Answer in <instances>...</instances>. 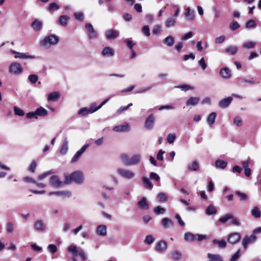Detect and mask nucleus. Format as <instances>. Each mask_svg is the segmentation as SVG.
I'll return each mask as SVG.
<instances>
[{"label":"nucleus","instance_id":"nucleus-1","mask_svg":"<svg viewBox=\"0 0 261 261\" xmlns=\"http://www.w3.org/2000/svg\"><path fill=\"white\" fill-rule=\"evenodd\" d=\"M64 177V184L66 185L70 184L72 182L80 184L83 182L84 180L83 174L80 171H75L70 175L65 174Z\"/></svg>","mask_w":261,"mask_h":261},{"label":"nucleus","instance_id":"nucleus-2","mask_svg":"<svg viewBox=\"0 0 261 261\" xmlns=\"http://www.w3.org/2000/svg\"><path fill=\"white\" fill-rule=\"evenodd\" d=\"M59 39L58 36L55 35H50L46 37L40 42L41 46L46 47L57 44Z\"/></svg>","mask_w":261,"mask_h":261},{"label":"nucleus","instance_id":"nucleus-3","mask_svg":"<svg viewBox=\"0 0 261 261\" xmlns=\"http://www.w3.org/2000/svg\"><path fill=\"white\" fill-rule=\"evenodd\" d=\"M67 251L73 254V257L79 255L82 260H85L87 259V255L85 251L84 250L79 251L76 246L74 244L70 245L67 248Z\"/></svg>","mask_w":261,"mask_h":261},{"label":"nucleus","instance_id":"nucleus-4","mask_svg":"<svg viewBox=\"0 0 261 261\" xmlns=\"http://www.w3.org/2000/svg\"><path fill=\"white\" fill-rule=\"evenodd\" d=\"M206 236L203 234H193L191 232H186L184 235V239L186 242H194L195 241H201L206 239Z\"/></svg>","mask_w":261,"mask_h":261},{"label":"nucleus","instance_id":"nucleus-5","mask_svg":"<svg viewBox=\"0 0 261 261\" xmlns=\"http://www.w3.org/2000/svg\"><path fill=\"white\" fill-rule=\"evenodd\" d=\"M117 172L121 177L129 180L135 176V173L133 171L121 168L117 169Z\"/></svg>","mask_w":261,"mask_h":261},{"label":"nucleus","instance_id":"nucleus-6","mask_svg":"<svg viewBox=\"0 0 261 261\" xmlns=\"http://www.w3.org/2000/svg\"><path fill=\"white\" fill-rule=\"evenodd\" d=\"M23 68L21 65L18 62H13L9 66V71L14 75H19L22 72Z\"/></svg>","mask_w":261,"mask_h":261},{"label":"nucleus","instance_id":"nucleus-7","mask_svg":"<svg viewBox=\"0 0 261 261\" xmlns=\"http://www.w3.org/2000/svg\"><path fill=\"white\" fill-rule=\"evenodd\" d=\"M10 52L12 54L15 55L14 56L15 59H20L22 60H32L36 58L35 56L30 55L29 53L17 52L12 49H10Z\"/></svg>","mask_w":261,"mask_h":261},{"label":"nucleus","instance_id":"nucleus-8","mask_svg":"<svg viewBox=\"0 0 261 261\" xmlns=\"http://www.w3.org/2000/svg\"><path fill=\"white\" fill-rule=\"evenodd\" d=\"M33 228L36 231L45 232L46 230V224L44 220L38 219L34 222Z\"/></svg>","mask_w":261,"mask_h":261},{"label":"nucleus","instance_id":"nucleus-9","mask_svg":"<svg viewBox=\"0 0 261 261\" xmlns=\"http://www.w3.org/2000/svg\"><path fill=\"white\" fill-rule=\"evenodd\" d=\"M85 28L88 32V37L89 39H95L98 37L97 32L94 29L91 23H86Z\"/></svg>","mask_w":261,"mask_h":261},{"label":"nucleus","instance_id":"nucleus-10","mask_svg":"<svg viewBox=\"0 0 261 261\" xmlns=\"http://www.w3.org/2000/svg\"><path fill=\"white\" fill-rule=\"evenodd\" d=\"M241 234L239 232H232L230 233L227 238V242L231 244L234 245L240 241Z\"/></svg>","mask_w":261,"mask_h":261},{"label":"nucleus","instance_id":"nucleus-11","mask_svg":"<svg viewBox=\"0 0 261 261\" xmlns=\"http://www.w3.org/2000/svg\"><path fill=\"white\" fill-rule=\"evenodd\" d=\"M155 117L153 114H150L146 118L145 121V127L148 130H151L154 124Z\"/></svg>","mask_w":261,"mask_h":261},{"label":"nucleus","instance_id":"nucleus-12","mask_svg":"<svg viewBox=\"0 0 261 261\" xmlns=\"http://www.w3.org/2000/svg\"><path fill=\"white\" fill-rule=\"evenodd\" d=\"M89 146V144H85L80 149H79L74 155L71 160V163H76L80 158L82 154L85 151L86 148Z\"/></svg>","mask_w":261,"mask_h":261},{"label":"nucleus","instance_id":"nucleus-13","mask_svg":"<svg viewBox=\"0 0 261 261\" xmlns=\"http://www.w3.org/2000/svg\"><path fill=\"white\" fill-rule=\"evenodd\" d=\"M50 184L55 188H59L63 186L65 184L60 180L57 175H53L50 177Z\"/></svg>","mask_w":261,"mask_h":261},{"label":"nucleus","instance_id":"nucleus-14","mask_svg":"<svg viewBox=\"0 0 261 261\" xmlns=\"http://www.w3.org/2000/svg\"><path fill=\"white\" fill-rule=\"evenodd\" d=\"M256 236L254 234H252L250 236H245L242 240V246L244 249H246L248 244L253 243L256 240Z\"/></svg>","mask_w":261,"mask_h":261},{"label":"nucleus","instance_id":"nucleus-15","mask_svg":"<svg viewBox=\"0 0 261 261\" xmlns=\"http://www.w3.org/2000/svg\"><path fill=\"white\" fill-rule=\"evenodd\" d=\"M119 35V31L114 29L108 30L105 33L106 37L108 40H114L116 39Z\"/></svg>","mask_w":261,"mask_h":261},{"label":"nucleus","instance_id":"nucleus-16","mask_svg":"<svg viewBox=\"0 0 261 261\" xmlns=\"http://www.w3.org/2000/svg\"><path fill=\"white\" fill-rule=\"evenodd\" d=\"M130 129L129 125L127 123L123 125H116L113 127V130L117 132H127Z\"/></svg>","mask_w":261,"mask_h":261},{"label":"nucleus","instance_id":"nucleus-17","mask_svg":"<svg viewBox=\"0 0 261 261\" xmlns=\"http://www.w3.org/2000/svg\"><path fill=\"white\" fill-rule=\"evenodd\" d=\"M177 22V19L175 17L172 16L167 18L165 22V27L166 29H169L175 26Z\"/></svg>","mask_w":261,"mask_h":261},{"label":"nucleus","instance_id":"nucleus-18","mask_svg":"<svg viewBox=\"0 0 261 261\" xmlns=\"http://www.w3.org/2000/svg\"><path fill=\"white\" fill-rule=\"evenodd\" d=\"M114 49L110 47H105L101 51V55L105 57H111L115 55Z\"/></svg>","mask_w":261,"mask_h":261},{"label":"nucleus","instance_id":"nucleus-19","mask_svg":"<svg viewBox=\"0 0 261 261\" xmlns=\"http://www.w3.org/2000/svg\"><path fill=\"white\" fill-rule=\"evenodd\" d=\"M220 74L224 79H229L231 76V72L230 69L226 67L222 68L220 71Z\"/></svg>","mask_w":261,"mask_h":261},{"label":"nucleus","instance_id":"nucleus-20","mask_svg":"<svg viewBox=\"0 0 261 261\" xmlns=\"http://www.w3.org/2000/svg\"><path fill=\"white\" fill-rule=\"evenodd\" d=\"M232 101L231 97H228L221 100L219 102V107L221 108H226L228 107Z\"/></svg>","mask_w":261,"mask_h":261},{"label":"nucleus","instance_id":"nucleus-21","mask_svg":"<svg viewBox=\"0 0 261 261\" xmlns=\"http://www.w3.org/2000/svg\"><path fill=\"white\" fill-rule=\"evenodd\" d=\"M49 196L56 195L57 196H61L63 198L69 197L71 195V193L67 191H62L57 192H51L49 193Z\"/></svg>","mask_w":261,"mask_h":261},{"label":"nucleus","instance_id":"nucleus-22","mask_svg":"<svg viewBox=\"0 0 261 261\" xmlns=\"http://www.w3.org/2000/svg\"><path fill=\"white\" fill-rule=\"evenodd\" d=\"M141 155L139 154H136L130 158L128 166L139 164L141 161Z\"/></svg>","mask_w":261,"mask_h":261},{"label":"nucleus","instance_id":"nucleus-23","mask_svg":"<svg viewBox=\"0 0 261 261\" xmlns=\"http://www.w3.org/2000/svg\"><path fill=\"white\" fill-rule=\"evenodd\" d=\"M138 205L142 210H148L149 209V204L146 197H143L138 202Z\"/></svg>","mask_w":261,"mask_h":261},{"label":"nucleus","instance_id":"nucleus-24","mask_svg":"<svg viewBox=\"0 0 261 261\" xmlns=\"http://www.w3.org/2000/svg\"><path fill=\"white\" fill-rule=\"evenodd\" d=\"M42 25L43 24L41 21L38 19H35L34 21L32 22L31 27L35 31L37 32L41 30Z\"/></svg>","mask_w":261,"mask_h":261},{"label":"nucleus","instance_id":"nucleus-25","mask_svg":"<svg viewBox=\"0 0 261 261\" xmlns=\"http://www.w3.org/2000/svg\"><path fill=\"white\" fill-rule=\"evenodd\" d=\"M68 150V141L67 138H65L60 148V152L63 155L67 153Z\"/></svg>","mask_w":261,"mask_h":261},{"label":"nucleus","instance_id":"nucleus-26","mask_svg":"<svg viewBox=\"0 0 261 261\" xmlns=\"http://www.w3.org/2000/svg\"><path fill=\"white\" fill-rule=\"evenodd\" d=\"M187 169L190 171H197L199 169V165L197 161L189 163L187 166Z\"/></svg>","mask_w":261,"mask_h":261},{"label":"nucleus","instance_id":"nucleus-27","mask_svg":"<svg viewBox=\"0 0 261 261\" xmlns=\"http://www.w3.org/2000/svg\"><path fill=\"white\" fill-rule=\"evenodd\" d=\"M200 98L198 97H191L186 101V105L188 106H195L199 102Z\"/></svg>","mask_w":261,"mask_h":261},{"label":"nucleus","instance_id":"nucleus-28","mask_svg":"<svg viewBox=\"0 0 261 261\" xmlns=\"http://www.w3.org/2000/svg\"><path fill=\"white\" fill-rule=\"evenodd\" d=\"M60 97V93L58 91H55L49 93L47 96L48 101H57Z\"/></svg>","mask_w":261,"mask_h":261},{"label":"nucleus","instance_id":"nucleus-29","mask_svg":"<svg viewBox=\"0 0 261 261\" xmlns=\"http://www.w3.org/2000/svg\"><path fill=\"white\" fill-rule=\"evenodd\" d=\"M163 42L167 46H172L175 42L174 38L173 36L169 35L163 39Z\"/></svg>","mask_w":261,"mask_h":261},{"label":"nucleus","instance_id":"nucleus-30","mask_svg":"<svg viewBox=\"0 0 261 261\" xmlns=\"http://www.w3.org/2000/svg\"><path fill=\"white\" fill-rule=\"evenodd\" d=\"M167 247V243L164 241L159 242L156 245V250L158 251H165Z\"/></svg>","mask_w":261,"mask_h":261},{"label":"nucleus","instance_id":"nucleus-31","mask_svg":"<svg viewBox=\"0 0 261 261\" xmlns=\"http://www.w3.org/2000/svg\"><path fill=\"white\" fill-rule=\"evenodd\" d=\"M35 114L38 118V116L44 117L47 115V111L42 107H40L35 110Z\"/></svg>","mask_w":261,"mask_h":261},{"label":"nucleus","instance_id":"nucleus-32","mask_svg":"<svg viewBox=\"0 0 261 261\" xmlns=\"http://www.w3.org/2000/svg\"><path fill=\"white\" fill-rule=\"evenodd\" d=\"M97 234L98 236H105L107 234V227L106 225H99L97 228Z\"/></svg>","mask_w":261,"mask_h":261},{"label":"nucleus","instance_id":"nucleus-33","mask_svg":"<svg viewBox=\"0 0 261 261\" xmlns=\"http://www.w3.org/2000/svg\"><path fill=\"white\" fill-rule=\"evenodd\" d=\"M215 166L216 168H220L221 169H224L227 166V162L226 161L221 160H217L215 161Z\"/></svg>","mask_w":261,"mask_h":261},{"label":"nucleus","instance_id":"nucleus-34","mask_svg":"<svg viewBox=\"0 0 261 261\" xmlns=\"http://www.w3.org/2000/svg\"><path fill=\"white\" fill-rule=\"evenodd\" d=\"M185 16L187 18V19L190 21H192L194 19L195 15L194 11H191L190 8L189 7L186 10Z\"/></svg>","mask_w":261,"mask_h":261},{"label":"nucleus","instance_id":"nucleus-35","mask_svg":"<svg viewBox=\"0 0 261 261\" xmlns=\"http://www.w3.org/2000/svg\"><path fill=\"white\" fill-rule=\"evenodd\" d=\"M238 51V48L236 46H229L225 49V52L231 56H234Z\"/></svg>","mask_w":261,"mask_h":261},{"label":"nucleus","instance_id":"nucleus-36","mask_svg":"<svg viewBox=\"0 0 261 261\" xmlns=\"http://www.w3.org/2000/svg\"><path fill=\"white\" fill-rule=\"evenodd\" d=\"M256 26L255 21L254 19H250L246 23L245 28L248 30L254 29Z\"/></svg>","mask_w":261,"mask_h":261},{"label":"nucleus","instance_id":"nucleus-37","mask_svg":"<svg viewBox=\"0 0 261 261\" xmlns=\"http://www.w3.org/2000/svg\"><path fill=\"white\" fill-rule=\"evenodd\" d=\"M142 180L144 186L146 188L148 189H152L153 185L148 177L143 176L142 178Z\"/></svg>","mask_w":261,"mask_h":261},{"label":"nucleus","instance_id":"nucleus-38","mask_svg":"<svg viewBox=\"0 0 261 261\" xmlns=\"http://www.w3.org/2000/svg\"><path fill=\"white\" fill-rule=\"evenodd\" d=\"M217 114L215 112L211 113L207 118V122L210 125H213L215 121Z\"/></svg>","mask_w":261,"mask_h":261},{"label":"nucleus","instance_id":"nucleus-39","mask_svg":"<svg viewBox=\"0 0 261 261\" xmlns=\"http://www.w3.org/2000/svg\"><path fill=\"white\" fill-rule=\"evenodd\" d=\"M162 225L164 228H167L169 226H173V221L167 218H164L162 220Z\"/></svg>","mask_w":261,"mask_h":261},{"label":"nucleus","instance_id":"nucleus-40","mask_svg":"<svg viewBox=\"0 0 261 261\" xmlns=\"http://www.w3.org/2000/svg\"><path fill=\"white\" fill-rule=\"evenodd\" d=\"M232 218H233V215L231 214H227L221 217L219 219V221L222 223H225Z\"/></svg>","mask_w":261,"mask_h":261},{"label":"nucleus","instance_id":"nucleus-41","mask_svg":"<svg viewBox=\"0 0 261 261\" xmlns=\"http://www.w3.org/2000/svg\"><path fill=\"white\" fill-rule=\"evenodd\" d=\"M256 43L252 41H248L245 42L243 44V47L247 49H252L253 48L255 45Z\"/></svg>","mask_w":261,"mask_h":261},{"label":"nucleus","instance_id":"nucleus-42","mask_svg":"<svg viewBox=\"0 0 261 261\" xmlns=\"http://www.w3.org/2000/svg\"><path fill=\"white\" fill-rule=\"evenodd\" d=\"M207 257L212 261H223L222 257L219 254L208 253Z\"/></svg>","mask_w":261,"mask_h":261},{"label":"nucleus","instance_id":"nucleus-43","mask_svg":"<svg viewBox=\"0 0 261 261\" xmlns=\"http://www.w3.org/2000/svg\"><path fill=\"white\" fill-rule=\"evenodd\" d=\"M251 215L255 218H259L261 216V211L257 206H254L251 212Z\"/></svg>","mask_w":261,"mask_h":261},{"label":"nucleus","instance_id":"nucleus-44","mask_svg":"<svg viewBox=\"0 0 261 261\" xmlns=\"http://www.w3.org/2000/svg\"><path fill=\"white\" fill-rule=\"evenodd\" d=\"M213 243L214 244L218 245V247L220 248H224L226 247V246L227 245L226 242H225V241H224L223 240L220 241V240H218L217 239H214L213 241Z\"/></svg>","mask_w":261,"mask_h":261},{"label":"nucleus","instance_id":"nucleus-45","mask_svg":"<svg viewBox=\"0 0 261 261\" xmlns=\"http://www.w3.org/2000/svg\"><path fill=\"white\" fill-rule=\"evenodd\" d=\"M205 213L206 215H209V216L212 215H215L217 213V210L215 207V206H214L213 205H210L207 207V208L205 211Z\"/></svg>","mask_w":261,"mask_h":261},{"label":"nucleus","instance_id":"nucleus-46","mask_svg":"<svg viewBox=\"0 0 261 261\" xmlns=\"http://www.w3.org/2000/svg\"><path fill=\"white\" fill-rule=\"evenodd\" d=\"M69 17L66 15H61L59 18V22L63 26H66Z\"/></svg>","mask_w":261,"mask_h":261},{"label":"nucleus","instance_id":"nucleus-47","mask_svg":"<svg viewBox=\"0 0 261 261\" xmlns=\"http://www.w3.org/2000/svg\"><path fill=\"white\" fill-rule=\"evenodd\" d=\"M233 123L237 126L240 127L242 126L243 124V121L242 118L240 116H237L233 118Z\"/></svg>","mask_w":261,"mask_h":261},{"label":"nucleus","instance_id":"nucleus-48","mask_svg":"<svg viewBox=\"0 0 261 261\" xmlns=\"http://www.w3.org/2000/svg\"><path fill=\"white\" fill-rule=\"evenodd\" d=\"M235 194L239 197L240 200L245 201L248 199V196L246 194L242 193L239 191H236L235 192Z\"/></svg>","mask_w":261,"mask_h":261},{"label":"nucleus","instance_id":"nucleus-49","mask_svg":"<svg viewBox=\"0 0 261 261\" xmlns=\"http://www.w3.org/2000/svg\"><path fill=\"white\" fill-rule=\"evenodd\" d=\"M120 159L125 165L128 166L130 159L128 158V156L126 153L121 154L120 155Z\"/></svg>","mask_w":261,"mask_h":261},{"label":"nucleus","instance_id":"nucleus-50","mask_svg":"<svg viewBox=\"0 0 261 261\" xmlns=\"http://www.w3.org/2000/svg\"><path fill=\"white\" fill-rule=\"evenodd\" d=\"M157 199L159 202H165L168 200V197L164 193H160L157 195Z\"/></svg>","mask_w":261,"mask_h":261},{"label":"nucleus","instance_id":"nucleus-51","mask_svg":"<svg viewBox=\"0 0 261 261\" xmlns=\"http://www.w3.org/2000/svg\"><path fill=\"white\" fill-rule=\"evenodd\" d=\"M78 115L80 116H85L88 114H91L90 113V109L87 107H84L81 109L78 112Z\"/></svg>","mask_w":261,"mask_h":261},{"label":"nucleus","instance_id":"nucleus-52","mask_svg":"<svg viewBox=\"0 0 261 261\" xmlns=\"http://www.w3.org/2000/svg\"><path fill=\"white\" fill-rule=\"evenodd\" d=\"M175 88H179L181 90L184 91H187L189 90H194L193 87L189 85H187V84H184V85H180V86H175Z\"/></svg>","mask_w":261,"mask_h":261},{"label":"nucleus","instance_id":"nucleus-53","mask_svg":"<svg viewBox=\"0 0 261 261\" xmlns=\"http://www.w3.org/2000/svg\"><path fill=\"white\" fill-rule=\"evenodd\" d=\"M6 231L8 233H12L14 230V223L12 222H8L6 225Z\"/></svg>","mask_w":261,"mask_h":261},{"label":"nucleus","instance_id":"nucleus-54","mask_svg":"<svg viewBox=\"0 0 261 261\" xmlns=\"http://www.w3.org/2000/svg\"><path fill=\"white\" fill-rule=\"evenodd\" d=\"M181 257V254L177 251H173L171 253V258L174 260L177 261L179 260Z\"/></svg>","mask_w":261,"mask_h":261},{"label":"nucleus","instance_id":"nucleus-55","mask_svg":"<svg viewBox=\"0 0 261 261\" xmlns=\"http://www.w3.org/2000/svg\"><path fill=\"white\" fill-rule=\"evenodd\" d=\"M176 139V135L175 133H171L167 135V141L170 144H172Z\"/></svg>","mask_w":261,"mask_h":261},{"label":"nucleus","instance_id":"nucleus-56","mask_svg":"<svg viewBox=\"0 0 261 261\" xmlns=\"http://www.w3.org/2000/svg\"><path fill=\"white\" fill-rule=\"evenodd\" d=\"M14 112L15 115L19 116H23L25 114L23 110L17 107H14Z\"/></svg>","mask_w":261,"mask_h":261},{"label":"nucleus","instance_id":"nucleus-57","mask_svg":"<svg viewBox=\"0 0 261 261\" xmlns=\"http://www.w3.org/2000/svg\"><path fill=\"white\" fill-rule=\"evenodd\" d=\"M165 211L166 210L165 208L159 206L155 207L153 209V212L156 215L163 214L165 213Z\"/></svg>","mask_w":261,"mask_h":261},{"label":"nucleus","instance_id":"nucleus-58","mask_svg":"<svg viewBox=\"0 0 261 261\" xmlns=\"http://www.w3.org/2000/svg\"><path fill=\"white\" fill-rule=\"evenodd\" d=\"M241 256V250L239 249L234 254L232 255L230 259V261H237Z\"/></svg>","mask_w":261,"mask_h":261},{"label":"nucleus","instance_id":"nucleus-59","mask_svg":"<svg viewBox=\"0 0 261 261\" xmlns=\"http://www.w3.org/2000/svg\"><path fill=\"white\" fill-rule=\"evenodd\" d=\"M154 241V238L153 237L152 235H148L146 237L144 240V243L148 245H150L152 243H153Z\"/></svg>","mask_w":261,"mask_h":261},{"label":"nucleus","instance_id":"nucleus-60","mask_svg":"<svg viewBox=\"0 0 261 261\" xmlns=\"http://www.w3.org/2000/svg\"><path fill=\"white\" fill-rule=\"evenodd\" d=\"M240 24L238 23V22L236 21H233L229 24V28L230 30L232 31H234L237 29H238L239 28H240Z\"/></svg>","mask_w":261,"mask_h":261},{"label":"nucleus","instance_id":"nucleus-61","mask_svg":"<svg viewBox=\"0 0 261 261\" xmlns=\"http://www.w3.org/2000/svg\"><path fill=\"white\" fill-rule=\"evenodd\" d=\"M47 250L51 253H55L57 251V247L55 245L49 244L47 246Z\"/></svg>","mask_w":261,"mask_h":261},{"label":"nucleus","instance_id":"nucleus-62","mask_svg":"<svg viewBox=\"0 0 261 261\" xmlns=\"http://www.w3.org/2000/svg\"><path fill=\"white\" fill-rule=\"evenodd\" d=\"M59 9V6L55 3H50L48 6V11H57Z\"/></svg>","mask_w":261,"mask_h":261},{"label":"nucleus","instance_id":"nucleus-63","mask_svg":"<svg viewBox=\"0 0 261 261\" xmlns=\"http://www.w3.org/2000/svg\"><path fill=\"white\" fill-rule=\"evenodd\" d=\"M100 108H101L99 107V106H97L95 103H93L90 105L89 109H90V113L92 114L99 110Z\"/></svg>","mask_w":261,"mask_h":261},{"label":"nucleus","instance_id":"nucleus-64","mask_svg":"<svg viewBox=\"0 0 261 261\" xmlns=\"http://www.w3.org/2000/svg\"><path fill=\"white\" fill-rule=\"evenodd\" d=\"M28 80L31 83L35 84L38 80V77L36 74H31L28 76Z\"/></svg>","mask_w":261,"mask_h":261}]
</instances>
